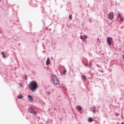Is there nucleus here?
<instances>
[{
  "mask_svg": "<svg viewBox=\"0 0 124 124\" xmlns=\"http://www.w3.org/2000/svg\"><path fill=\"white\" fill-rule=\"evenodd\" d=\"M84 38H85V39H87V36L86 35H84Z\"/></svg>",
  "mask_w": 124,
  "mask_h": 124,
  "instance_id": "6ab92c4d",
  "label": "nucleus"
},
{
  "mask_svg": "<svg viewBox=\"0 0 124 124\" xmlns=\"http://www.w3.org/2000/svg\"><path fill=\"white\" fill-rule=\"evenodd\" d=\"M29 88L31 91V92H35L36 91V89L38 88L37 82L34 80L31 81L29 85Z\"/></svg>",
  "mask_w": 124,
  "mask_h": 124,
  "instance_id": "f257e3e1",
  "label": "nucleus"
},
{
  "mask_svg": "<svg viewBox=\"0 0 124 124\" xmlns=\"http://www.w3.org/2000/svg\"><path fill=\"white\" fill-rule=\"evenodd\" d=\"M28 97L29 98V101H30V102H33V98H32V97L31 95H29L28 96Z\"/></svg>",
  "mask_w": 124,
  "mask_h": 124,
  "instance_id": "423d86ee",
  "label": "nucleus"
},
{
  "mask_svg": "<svg viewBox=\"0 0 124 124\" xmlns=\"http://www.w3.org/2000/svg\"><path fill=\"white\" fill-rule=\"evenodd\" d=\"M121 124H124V123H122Z\"/></svg>",
  "mask_w": 124,
  "mask_h": 124,
  "instance_id": "b1692460",
  "label": "nucleus"
},
{
  "mask_svg": "<svg viewBox=\"0 0 124 124\" xmlns=\"http://www.w3.org/2000/svg\"><path fill=\"white\" fill-rule=\"evenodd\" d=\"M77 109L78 111H81V110H82V108L80 106H78L77 107Z\"/></svg>",
  "mask_w": 124,
  "mask_h": 124,
  "instance_id": "6e6552de",
  "label": "nucleus"
},
{
  "mask_svg": "<svg viewBox=\"0 0 124 124\" xmlns=\"http://www.w3.org/2000/svg\"><path fill=\"white\" fill-rule=\"evenodd\" d=\"M113 39L110 37H108L107 38V43L109 46H111L112 44V41Z\"/></svg>",
  "mask_w": 124,
  "mask_h": 124,
  "instance_id": "7ed1b4c3",
  "label": "nucleus"
},
{
  "mask_svg": "<svg viewBox=\"0 0 124 124\" xmlns=\"http://www.w3.org/2000/svg\"><path fill=\"white\" fill-rule=\"evenodd\" d=\"M121 16H122V15L120 14V13H119L118 15V17H121Z\"/></svg>",
  "mask_w": 124,
  "mask_h": 124,
  "instance_id": "f3484780",
  "label": "nucleus"
},
{
  "mask_svg": "<svg viewBox=\"0 0 124 124\" xmlns=\"http://www.w3.org/2000/svg\"><path fill=\"white\" fill-rule=\"evenodd\" d=\"M3 58H5V55H3Z\"/></svg>",
  "mask_w": 124,
  "mask_h": 124,
  "instance_id": "aec40b11",
  "label": "nucleus"
},
{
  "mask_svg": "<svg viewBox=\"0 0 124 124\" xmlns=\"http://www.w3.org/2000/svg\"><path fill=\"white\" fill-rule=\"evenodd\" d=\"M92 110H93V113H95V107L93 106V107L92 108Z\"/></svg>",
  "mask_w": 124,
  "mask_h": 124,
  "instance_id": "f8f14e48",
  "label": "nucleus"
},
{
  "mask_svg": "<svg viewBox=\"0 0 124 124\" xmlns=\"http://www.w3.org/2000/svg\"><path fill=\"white\" fill-rule=\"evenodd\" d=\"M46 65H49L50 64V58H48L46 61Z\"/></svg>",
  "mask_w": 124,
  "mask_h": 124,
  "instance_id": "0eeeda50",
  "label": "nucleus"
},
{
  "mask_svg": "<svg viewBox=\"0 0 124 124\" xmlns=\"http://www.w3.org/2000/svg\"><path fill=\"white\" fill-rule=\"evenodd\" d=\"M1 0H0V1H1Z\"/></svg>",
  "mask_w": 124,
  "mask_h": 124,
  "instance_id": "a878e982",
  "label": "nucleus"
},
{
  "mask_svg": "<svg viewBox=\"0 0 124 124\" xmlns=\"http://www.w3.org/2000/svg\"><path fill=\"white\" fill-rule=\"evenodd\" d=\"M117 115H118V113H116V116H117Z\"/></svg>",
  "mask_w": 124,
  "mask_h": 124,
  "instance_id": "4be33fe9",
  "label": "nucleus"
},
{
  "mask_svg": "<svg viewBox=\"0 0 124 124\" xmlns=\"http://www.w3.org/2000/svg\"><path fill=\"white\" fill-rule=\"evenodd\" d=\"M1 55L3 56V55H4V52H2L1 53Z\"/></svg>",
  "mask_w": 124,
  "mask_h": 124,
  "instance_id": "a211bd4d",
  "label": "nucleus"
},
{
  "mask_svg": "<svg viewBox=\"0 0 124 124\" xmlns=\"http://www.w3.org/2000/svg\"><path fill=\"white\" fill-rule=\"evenodd\" d=\"M26 79L27 80V77H26Z\"/></svg>",
  "mask_w": 124,
  "mask_h": 124,
  "instance_id": "393cba45",
  "label": "nucleus"
},
{
  "mask_svg": "<svg viewBox=\"0 0 124 124\" xmlns=\"http://www.w3.org/2000/svg\"><path fill=\"white\" fill-rule=\"evenodd\" d=\"M65 73H66V70H64L63 72V74H65Z\"/></svg>",
  "mask_w": 124,
  "mask_h": 124,
  "instance_id": "dca6fc26",
  "label": "nucleus"
},
{
  "mask_svg": "<svg viewBox=\"0 0 124 124\" xmlns=\"http://www.w3.org/2000/svg\"><path fill=\"white\" fill-rule=\"evenodd\" d=\"M88 122L89 123H92V122H93V119L91 117L88 118Z\"/></svg>",
  "mask_w": 124,
  "mask_h": 124,
  "instance_id": "1a4fd4ad",
  "label": "nucleus"
},
{
  "mask_svg": "<svg viewBox=\"0 0 124 124\" xmlns=\"http://www.w3.org/2000/svg\"><path fill=\"white\" fill-rule=\"evenodd\" d=\"M17 98L18 99H22V98H23V95H19L18 96H17Z\"/></svg>",
  "mask_w": 124,
  "mask_h": 124,
  "instance_id": "9b49d317",
  "label": "nucleus"
},
{
  "mask_svg": "<svg viewBox=\"0 0 124 124\" xmlns=\"http://www.w3.org/2000/svg\"><path fill=\"white\" fill-rule=\"evenodd\" d=\"M52 78L54 85H59L60 82L59 81V80H58V78L55 75H52Z\"/></svg>",
  "mask_w": 124,
  "mask_h": 124,
  "instance_id": "f03ea898",
  "label": "nucleus"
},
{
  "mask_svg": "<svg viewBox=\"0 0 124 124\" xmlns=\"http://www.w3.org/2000/svg\"><path fill=\"white\" fill-rule=\"evenodd\" d=\"M69 20H72V15H70L69 16Z\"/></svg>",
  "mask_w": 124,
  "mask_h": 124,
  "instance_id": "ddd939ff",
  "label": "nucleus"
},
{
  "mask_svg": "<svg viewBox=\"0 0 124 124\" xmlns=\"http://www.w3.org/2000/svg\"><path fill=\"white\" fill-rule=\"evenodd\" d=\"M120 21L121 22H123V21H124V18H123L122 17H120Z\"/></svg>",
  "mask_w": 124,
  "mask_h": 124,
  "instance_id": "4468645a",
  "label": "nucleus"
},
{
  "mask_svg": "<svg viewBox=\"0 0 124 124\" xmlns=\"http://www.w3.org/2000/svg\"><path fill=\"white\" fill-rule=\"evenodd\" d=\"M29 111L30 112V113H31V114H33V115H34L35 116H36L37 115V113L36 111H34V110H33V109H32V108H29Z\"/></svg>",
  "mask_w": 124,
  "mask_h": 124,
  "instance_id": "20e7f679",
  "label": "nucleus"
},
{
  "mask_svg": "<svg viewBox=\"0 0 124 124\" xmlns=\"http://www.w3.org/2000/svg\"><path fill=\"white\" fill-rule=\"evenodd\" d=\"M85 66H88V64L85 63Z\"/></svg>",
  "mask_w": 124,
  "mask_h": 124,
  "instance_id": "412c9836",
  "label": "nucleus"
},
{
  "mask_svg": "<svg viewBox=\"0 0 124 124\" xmlns=\"http://www.w3.org/2000/svg\"><path fill=\"white\" fill-rule=\"evenodd\" d=\"M108 18L110 20H112L114 18V13L113 12H110L108 14Z\"/></svg>",
  "mask_w": 124,
  "mask_h": 124,
  "instance_id": "39448f33",
  "label": "nucleus"
},
{
  "mask_svg": "<svg viewBox=\"0 0 124 124\" xmlns=\"http://www.w3.org/2000/svg\"><path fill=\"white\" fill-rule=\"evenodd\" d=\"M80 39H81L82 40L84 41V37H83V36H82V35L80 36Z\"/></svg>",
  "mask_w": 124,
  "mask_h": 124,
  "instance_id": "2eb2a0df",
  "label": "nucleus"
},
{
  "mask_svg": "<svg viewBox=\"0 0 124 124\" xmlns=\"http://www.w3.org/2000/svg\"><path fill=\"white\" fill-rule=\"evenodd\" d=\"M82 80H83V81H86L87 78L85 76L83 75L82 76Z\"/></svg>",
  "mask_w": 124,
  "mask_h": 124,
  "instance_id": "9d476101",
  "label": "nucleus"
},
{
  "mask_svg": "<svg viewBox=\"0 0 124 124\" xmlns=\"http://www.w3.org/2000/svg\"><path fill=\"white\" fill-rule=\"evenodd\" d=\"M19 85H20V86H21V85H22L21 83H19Z\"/></svg>",
  "mask_w": 124,
  "mask_h": 124,
  "instance_id": "5701e85b",
  "label": "nucleus"
}]
</instances>
